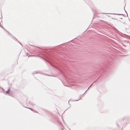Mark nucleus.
<instances>
[{
  "instance_id": "1",
  "label": "nucleus",
  "mask_w": 130,
  "mask_h": 130,
  "mask_svg": "<svg viewBox=\"0 0 130 130\" xmlns=\"http://www.w3.org/2000/svg\"><path fill=\"white\" fill-rule=\"evenodd\" d=\"M9 90H8L6 92L7 93H9Z\"/></svg>"
}]
</instances>
